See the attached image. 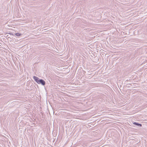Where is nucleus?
Here are the masks:
<instances>
[{"label":"nucleus","instance_id":"2","mask_svg":"<svg viewBox=\"0 0 147 147\" xmlns=\"http://www.w3.org/2000/svg\"><path fill=\"white\" fill-rule=\"evenodd\" d=\"M133 124L135 125H136L138 126L139 127H141L142 125V124L140 123H138L134 122L133 123Z\"/></svg>","mask_w":147,"mask_h":147},{"label":"nucleus","instance_id":"3","mask_svg":"<svg viewBox=\"0 0 147 147\" xmlns=\"http://www.w3.org/2000/svg\"><path fill=\"white\" fill-rule=\"evenodd\" d=\"M21 35V34L19 33H16L15 34V35L16 36H20Z\"/></svg>","mask_w":147,"mask_h":147},{"label":"nucleus","instance_id":"1","mask_svg":"<svg viewBox=\"0 0 147 147\" xmlns=\"http://www.w3.org/2000/svg\"><path fill=\"white\" fill-rule=\"evenodd\" d=\"M33 78L38 84H41L43 86H44L45 84V82L43 80L40 79L38 77L34 76L33 77Z\"/></svg>","mask_w":147,"mask_h":147}]
</instances>
